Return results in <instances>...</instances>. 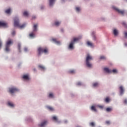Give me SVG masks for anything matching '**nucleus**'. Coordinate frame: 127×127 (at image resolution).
I'll use <instances>...</instances> for the list:
<instances>
[{"mask_svg":"<svg viewBox=\"0 0 127 127\" xmlns=\"http://www.w3.org/2000/svg\"><path fill=\"white\" fill-rule=\"evenodd\" d=\"M106 124L107 125H110V124H111V123L109 121H107L106 122Z\"/></svg>","mask_w":127,"mask_h":127,"instance_id":"79ce46f5","label":"nucleus"},{"mask_svg":"<svg viewBox=\"0 0 127 127\" xmlns=\"http://www.w3.org/2000/svg\"><path fill=\"white\" fill-rule=\"evenodd\" d=\"M87 44L88 46H90V47H92L93 46V44L91 43L90 41H88L87 42Z\"/></svg>","mask_w":127,"mask_h":127,"instance_id":"412c9836","label":"nucleus"},{"mask_svg":"<svg viewBox=\"0 0 127 127\" xmlns=\"http://www.w3.org/2000/svg\"><path fill=\"white\" fill-rule=\"evenodd\" d=\"M122 24H123V25H124V26H125V27H127V23H126L125 22H123L122 23Z\"/></svg>","mask_w":127,"mask_h":127,"instance_id":"f704fd0d","label":"nucleus"},{"mask_svg":"<svg viewBox=\"0 0 127 127\" xmlns=\"http://www.w3.org/2000/svg\"><path fill=\"white\" fill-rule=\"evenodd\" d=\"M14 26L19 27L21 29L23 28L24 26H25V24H24L22 25H20V24H19V19H18V18L17 17H15L14 19Z\"/></svg>","mask_w":127,"mask_h":127,"instance_id":"f257e3e1","label":"nucleus"},{"mask_svg":"<svg viewBox=\"0 0 127 127\" xmlns=\"http://www.w3.org/2000/svg\"><path fill=\"white\" fill-rule=\"evenodd\" d=\"M98 107L101 109H104V106L103 105H99L98 106Z\"/></svg>","mask_w":127,"mask_h":127,"instance_id":"e433bc0d","label":"nucleus"},{"mask_svg":"<svg viewBox=\"0 0 127 127\" xmlns=\"http://www.w3.org/2000/svg\"><path fill=\"white\" fill-rule=\"evenodd\" d=\"M68 73H69V74H75V70H73V69L70 70L68 71Z\"/></svg>","mask_w":127,"mask_h":127,"instance_id":"b1692460","label":"nucleus"},{"mask_svg":"<svg viewBox=\"0 0 127 127\" xmlns=\"http://www.w3.org/2000/svg\"><path fill=\"white\" fill-rule=\"evenodd\" d=\"M80 39H81V37L74 38L73 39V40L71 41V42H70L68 48L69 49H73V45H74V43H75V42H76V41H79V40H80Z\"/></svg>","mask_w":127,"mask_h":127,"instance_id":"39448f33","label":"nucleus"},{"mask_svg":"<svg viewBox=\"0 0 127 127\" xmlns=\"http://www.w3.org/2000/svg\"><path fill=\"white\" fill-rule=\"evenodd\" d=\"M47 121H45L41 124H39V126L41 127H44V126H46V125H47Z\"/></svg>","mask_w":127,"mask_h":127,"instance_id":"9d476101","label":"nucleus"},{"mask_svg":"<svg viewBox=\"0 0 127 127\" xmlns=\"http://www.w3.org/2000/svg\"><path fill=\"white\" fill-rule=\"evenodd\" d=\"M23 14L24 16H26V17L28 16V12L26 11H24Z\"/></svg>","mask_w":127,"mask_h":127,"instance_id":"5701e85b","label":"nucleus"},{"mask_svg":"<svg viewBox=\"0 0 127 127\" xmlns=\"http://www.w3.org/2000/svg\"><path fill=\"white\" fill-rule=\"evenodd\" d=\"M7 105L9 106V107H11V108H13V107H14V105L10 102H8Z\"/></svg>","mask_w":127,"mask_h":127,"instance_id":"4468645a","label":"nucleus"},{"mask_svg":"<svg viewBox=\"0 0 127 127\" xmlns=\"http://www.w3.org/2000/svg\"><path fill=\"white\" fill-rule=\"evenodd\" d=\"M124 34H125V37L127 38V32H125Z\"/></svg>","mask_w":127,"mask_h":127,"instance_id":"58836bf2","label":"nucleus"},{"mask_svg":"<svg viewBox=\"0 0 127 127\" xmlns=\"http://www.w3.org/2000/svg\"><path fill=\"white\" fill-rule=\"evenodd\" d=\"M113 8H114V9L116 10V11H118V13H121V14H124V13H125L124 10H120L119 8H118L115 6L113 7Z\"/></svg>","mask_w":127,"mask_h":127,"instance_id":"6e6552de","label":"nucleus"},{"mask_svg":"<svg viewBox=\"0 0 127 127\" xmlns=\"http://www.w3.org/2000/svg\"><path fill=\"white\" fill-rule=\"evenodd\" d=\"M37 26H38V24H35L34 25L33 28V32H35V31H37Z\"/></svg>","mask_w":127,"mask_h":127,"instance_id":"1a4fd4ad","label":"nucleus"},{"mask_svg":"<svg viewBox=\"0 0 127 127\" xmlns=\"http://www.w3.org/2000/svg\"><path fill=\"white\" fill-rule=\"evenodd\" d=\"M90 126H91V127H95V123L94 122H91L90 123Z\"/></svg>","mask_w":127,"mask_h":127,"instance_id":"72a5a7b5","label":"nucleus"},{"mask_svg":"<svg viewBox=\"0 0 127 127\" xmlns=\"http://www.w3.org/2000/svg\"><path fill=\"white\" fill-rule=\"evenodd\" d=\"M112 111H113V109L112 108H106V112H112Z\"/></svg>","mask_w":127,"mask_h":127,"instance_id":"4be33fe9","label":"nucleus"},{"mask_svg":"<svg viewBox=\"0 0 127 127\" xmlns=\"http://www.w3.org/2000/svg\"><path fill=\"white\" fill-rule=\"evenodd\" d=\"M49 97L50 98H53V94L52 93H50L49 95Z\"/></svg>","mask_w":127,"mask_h":127,"instance_id":"c9c22d12","label":"nucleus"},{"mask_svg":"<svg viewBox=\"0 0 127 127\" xmlns=\"http://www.w3.org/2000/svg\"><path fill=\"white\" fill-rule=\"evenodd\" d=\"M124 104H127V99H125V100H124Z\"/></svg>","mask_w":127,"mask_h":127,"instance_id":"a18cd8bd","label":"nucleus"},{"mask_svg":"<svg viewBox=\"0 0 127 127\" xmlns=\"http://www.w3.org/2000/svg\"><path fill=\"white\" fill-rule=\"evenodd\" d=\"M0 26H3L5 27L6 26V23L0 21Z\"/></svg>","mask_w":127,"mask_h":127,"instance_id":"ddd939ff","label":"nucleus"},{"mask_svg":"<svg viewBox=\"0 0 127 127\" xmlns=\"http://www.w3.org/2000/svg\"><path fill=\"white\" fill-rule=\"evenodd\" d=\"M52 41L55 42V43H57V44H60V42L57 41L56 39H52Z\"/></svg>","mask_w":127,"mask_h":127,"instance_id":"aec40b11","label":"nucleus"},{"mask_svg":"<svg viewBox=\"0 0 127 127\" xmlns=\"http://www.w3.org/2000/svg\"><path fill=\"white\" fill-rule=\"evenodd\" d=\"M61 23V22H60L59 21H56V22H55V25H56V26H59V25H60Z\"/></svg>","mask_w":127,"mask_h":127,"instance_id":"6ab92c4d","label":"nucleus"},{"mask_svg":"<svg viewBox=\"0 0 127 127\" xmlns=\"http://www.w3.org/2000/svg\"><path fill=\"white\" fill-rule=\"evenodd\" d=\"M52 119L53 121H55L56 122H58V119L56 116H53Z\"/></svg>","mask_w":127,"mask_h":127,"instance_id":"393cba45","label":"nucleus"},{"mask_svg":"<svg viewBox=\"0 0 127 127\" xmlns=\"http://www.w3.org/2000/svg\"><path fill=\"white\" fill-rule=\"evenodd\" d=\"M38 67L39 68H40V69H42V70H44L45 69V67L41 65H39Z\"/></svg>","mask_w":127,"mask_h":127,"instance_id":"a878e982","label":"nucleus"},{"mask_svg":"<svg viewBox=\"0 0 127 127\" xmlns=\"http://www.w3.org/2000/svg\"><path fill=\"white\" fill-rule=\"evenodd\" d=\"M100 59L103 60H106V57L104 56H101L100 57Z\"/></svg>","mask_w":127,"mask_h":127,"instance_id":"7c9ffc66","label":"nucleus"},{"mask_svg":"<svg viewBox=\"0 0 127 127\" xmlns=\"http://www.w3.org/2000/svg\"><path fill=\"white\" fill-rule=\"evenodd\" d=\"M15 35V31H13L12 32V35Z\"/></svg>","mask_w":127,"mask_h":127,"instance_id":"37998d69","label":"nucleus"},{"mask_svg":"<svg viewBox=\"0 0 127 127\" xmlns=\"http://www.w3.org/2000/svg\"><path fill=\"white\" fill-rule=\"evenodd\" d=\"M91 111H93V112H97V109H96V107L94 106H92L91 107Z\"/></svg>","mask_w":127,"mask_h":127,"instance_id":"f3484780","label":"nucleus"},{"mask_svg":"<svg viewBox=\"0 0 127 127\" xmlns=\"http://www.w3.org/2000/svg\"><path fill=\"white\" fill-rule=\"evenodd\" d=\"M91 60H93V57L88 54L86 59V63L87 67H89V68H91V67H92V64L90 63V61H91Z\"/></svg>","mask_w":127,"mask_h":127,"instance_id":"7ed1b4c3","label":"nucleus"},{"mask_svg":"<svg viewBox=\"0 0 127 127\" xmlns=\"http://www.w3.org/2000/svg\"><path fill=\"white\" fill-rule=\"evenodd\" d=\"M18 89L15 88V87H12L9 88V92L11 94H13V93H15V92H18Z\"/></svg>","mask_w":127,"mask_h":127,"instance_id":"423d86ee","label":"nucleus"},{"mask_svg":"<svg viewBox=\"0 0 127 127\" xmlns=\"http://www.w3.org/2000/svg\"><path fill=\"white\" fill-rule=\"evenodd\" d=\"M54 1H55V0H49V5L50 6H52V5H53Z\"/></svg>","mask_w":127,"mask_h":127,"instance_id":"f8f14e48","label":"nucleus"},{"mask_svg":"<svg viewBox=\"0 0 127 127\" xmlns=\"http://www.w3.org/2000/svg\"><path fill=\"white\" fill-rule=\"evenodd\" d=\"M13 43V41H12L11 39H8L6 42L5 45V51L8 52L9 51V47H10V45Z\"/></svg>","mask_w":127,"mask_h":127,"instance_id":"20e7f679","label":"nucleus"},{"mask_svg":"<svg viewBox=\"0 0 127 127\" xmlns=\"http://www.w3.org/2000/svg\"><path fill=\"white\" fill-rule=\"evenodd\" d=\"M93 39L94 40H96V37L95 36H93Z\"/></svg>","mask_w":127,"mask_h":127,"instance_id":"de8ad7c7","label":"nucleus"},{"mask_svg":"<svg viewBox=\"0 0 127 127\" xmlns=\"http://www.w3.org/2000/svg\"><path fill=\"white\" fill-rule=\"evenodd\" d=\"M125 46H127V43H125Z\"/></svg>","mask_w":127,"mask_h":127,"instance_id":"09e8293b","label":"nucleus"},{"mask_svg":"<svg viewBox=\"0 0 127 127\" xmlns=\"http://www.w3.org/2000/svg\"><path fill=\"white\" fill-rule=\"evenodd\" d=\"M24 51L26 52L27 51V48H25L24 49Z\"/></svg>","mask_w":127,"mask_h":127,"instance_id":"49530a36","label":"nucleus"},{"mask_svg":"<svg viewBox=\"0 0 127 127\" xmlns=\"http://www.w3.org/2000/svg\"><path fill=\"white\" fill-rule=\"evenodd\" d=\"M30 37H34V34L33 33H31L29 34Z\"/></svg>","mask_w":127,"mask_h":127,"instance_id":"2f4dec72","label":"nucleus"},{"mask_svg":"<svg viewBox=\"0 0 127 127\" xmlns=\"http://www.w3.org/2000/svg\"><path fill=\"white\" fill-rule=\"evenodd\" d=\"M104 70L107 73H112V70H110L109 68L105 67L104 68Z\"/></svg>","mask_w":127,"mask_h":127,"instance_id":"9b49d317","label":"nucleus"},{"mask_svg":"<svg viewBox=\"0 0 127 127\" xmlns=\"http://www.w3.org/2000/svg\"><path fill=\"white\" fill-rule=\"evenodd\" d=\"M76 11H80V7H77L76 8Z\"/></svg>","mask_w":127,"mask_h":127,"instance_id":"4c0bfd02","label":"nucleus"},{"mask_svg":"<svg viewBox=\"0 0 127 127\" xmlns=\"http://www.w3.org/2000/svg\"><path fill=\"white\" fill-rule=\"evenodd\" d=\"M5 12L6 13H7V14L10 13V9H8L6 10Z\"/></svg>","mask_w":127,"mask_h":127,"instance_id":"c85d7f7f","label":"nucleus"},{"mask_svg":"<svg viewBox=\"0 0 127 127\" xmlns=\"http://www.w3.org/2000/svg\"><path fill=\"white\" fill-rule=\"evenodd\" d=\"M77 86H81L82 85V83L79 82L77 83Z\"/></svg>","mask_w":127,"mask_h":127,"instance_id":"a19ab883","label":"nucleus"},{"mask_svg":"<svg viewBox=\"0 0 127 127\" xmlns=\"http://www.w3.org/2000/svg\"><path fill=\"white\" fill-rule=\"evenodd\" d=\"M33 70H34V71H36V69L35 68H34Z\"/></svg>","mask_w":127,"mask_h":127,"instance_id":"8fccbe9b","label":"nucleus"},{"mask_svg":"<svg viewBox=\"0 0 127 127\" xmlns=\"http://www.w3.org/2000/svg\"><path fill=\"white\" fill-rule=\"evenodd\" d=\"M20 44H18V49L19 50V52H20V47H21Z\"/></svg>","mask_w":127,"mask_h":127,"instance_id":"c756f323","label":"nucleus"},{"mask_svg":"<svg viewBox=\"0 0 127 127\" xmlns=\"http://www.w3.org/2000/svg\"><path fill=\"white\" fill-rule=\"evenodd\" d=\"M113 33H114V35L115 36H116V35H118V34L119 33V32H118V30L117 29H115L113 30Z\"/></svg>","mask_w":127,"mask_h":127,"instance_id":"2eb2a0df","label":"nucleus"},{"mask_svg":"<svg viewBox=\"0 0 127 127\" xmlns=\"http://www.w3.org/2000/svg\"><path fill=\"white\" fill-rule=\"evenodd\" d=\"M23 79H25V80H29V77L28 75H25L23 76Z\"/></svg>","mask_w":127,"mask_h":127,"instance_id":"dca6fc26","label":"nucleus"},{"mask_svg":"<svg viewBox=\"0 0 127 127\" xmlns=\"http://www.w3.org/2000/svg\"><path fill=\"white\" fill-rule=\"evenodd\" d=\"M48 109H49V110H50V111H54V109H53V108L49 106L48 107Z\"/></svg>","mask_w":127,"mask_h":127,"instance_id":"473e14b6","label":"nucleus"},{"mask_svg":"<svg viewBox=\"0 0 127 127\" xmlns=\"http://www.w3.org/2000/svg\"><path fill=\"white\" fill-rule=\"evenodd\" d=\"M99 86V83L98 82H95L93 84V86L94 88H97Z\"/></svg>","mask_w":127,"mask_h":127,"instance_id":"a211bd4d","label":"nucleus"},{"mask_svg":"<svg viewBox=\"0 0 127 127\" xmlns=\"http://www.w3.org/2000/svg\"><path fill=\"white\" fill-rule=\"evenodd\" d=\"M2 45V43L1 42V41L0 40V49L1 48V46Z\"/></svg>","mask_w":127,"mask_h":127,"instance_id":"ea45409f","label":"nucleus"},{"mask_svg":"<svg viewBox=\"0 0 127 127\" xmlns=\"http://www.w3.org/2000/svg\"><path fill=\"white\" fill-rule=\"evenodd\" d=\"M119 90L120 95L123 96L124 93H125V88H124V86H123V85L120 86L119 87Z\"/></svg>","mask_w":127,"mask_h":127,"instance_id":"0eeeda50","label":"nucleus"},{"mask_svg":"<svg viewBox=\"0 0 127 127\" xmlns=\"http://www.w3.org/2000/svg\"><path fill=\"white\" fill-rule=\"evenodd\" d=\"M38 56H40L41 55V53H45V54H46V53H48V49L47 48H41L40 47L38 49Z\"/></svg>","mask_w":127,"mask_h":127,"instance_id":"f03ea898","label":"nucleus"},{"mask_svg":"<svg viewBox=\"0 0 127 127\" xmlns=\"http://www.w3.org/2000/svg\"><path fill=\"white\" fill-rule=\"evenodd\" d=\"M32 19H35L36 18V16H33L32 17Z\"/></svg>","mask_w":127,"mask_h":127,"instance_id":"c03bdc74","label":"nucleus"},{"mask_svg":"<svg viewBox=\"0 0 127 127\" xmlns=\"http://www.w3.org/2000/svg\"><path fill=\"white\" fill-rule=\"evenodd\" d=\"M106 103H109L110 102V99L108 97H107L105 100Z\"/></svg>","mask_w":127,"mask_h":127,"instance_id":"cd10ccee","label":"nucleus"},{"mask_svg":"<svg viewBox=\"0 0 127 127\" xmlns=\"http://www.w3.org/2000/svg\"><path fill=\"white\" fill-rule=\"evenodd\" d=\"M112 73H114L115 74L118 73V70L114 69L113 70H112Z\"/></svg>","mask_w":127,"mask_h":127,"instance_id":"bb28decb","label":"nucleus"}]
</instances>
